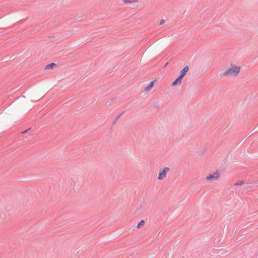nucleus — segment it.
<instances>
[{"label": "nucleus", "instance_id": "obj_1", "mask_svg": "<svg viewBox=\"0 0 258 258\" xmlns=\"http://www.w3.org/2000/svg\"><path fill=\"white\" fill-rule=\"evenodd\" d=\"M241 67L239 66L231 64L222 73V76L227 78L235 77L240 73Z\"/></svg>", "mask_w": 258, "mask_h": 258}, {"label": "nucleus", "instance_id": "obj_2", "mask_svg": "<svg viewBox=\"0 0 258 258\" xmlns=\"http://www.w3.org/2000/svg\"><path fill=\"white\" fill-rule=\"evenodd\" d=\"M170 171V169L168 167H164L162 170H161L158 176V179L161 180L163 179L166 176L167 173Z\"/></svg>", "mask_w": 258, "mask_h": 258}, {"label": "nucleus", "instance_id": "obj_3", "mask_svg": "<svg viewBox=\"0 0 258 258\" xmlns=\"http://www.w3.org/2000/svg\"><path fill=\"white\" fill-rule=\"evenodd\" d=\"M220 177V174L218 171H216L212 174H210L207 176L206 179L208 181H213L217 180Z\"/></svg>", "mask_w": 258, "mask_h": 258}, {"label": "nucleus", "instance_id": "obj_4", "mask_svg": "<svg viewBox=\"0 0 258 258\" xmlns=\"http://www.w3.org/2000/svg\"><path fill=\"white\" fill-rule=\"evenodd\" d=\"M188 70V67L187 66L184 67L183 69L180 71V74L179 76L181 77V78H183V77L185 76Z\"/></svg>", "mask_w": 258, "mask_h": 258}, {"label": "nucleus", "instance_id": "obj_5", "mask_svg": "<svg viewBox=\"0 0 258 258\" xmlns=\"http://www.w3.org/2000/svg\"><path fill=\"white\" fill-rule=\"evenodd\" d=\"M182 78L179 76L172 83V86H175L176 85H180L181 83Z\"/></svg>", "mask_w": 258, "mask_h": 258}, {"label": "nucleus", "instance_id": "obj_6", "mask_svg": "<svg viewBox=\"0 0 258 258\" xmlns=\"http://www.w3.org/2000/svg\"><path fill=\"white\" fill-rule=\"evenodd\" d=\"M154 83V81H151L150 83V84L147 87H146L145 88V91L148 92L149 91H150L153 88Z\"/></svg>", "mask_w": 258, "mask_h": 258}, {"label": "nucleus", "instance_id": "obj_7", "mask_svg": "<svg viewBox=\"0 0 258 258\" xmlns=\"http://www.w3.org/2000/svg\"><path fill=\"white\" fill-rule=\"evenodd\" d=\"M55 66V64L54 63H51L50 64H48L46 66V69H52L54 66Z\"/></svg>", "mask_w": 258, "mask_h": 258}, {"label": "nucleus", "instance_id": "obj_8", "mask_svg": "<svg viewBox=\"0 0 258 258\" xmlns=\"http://www.w3.org/2000/svg\"><path fill=\"white\" fill-rule=\"evenodd\" d=\"M145 224V222L144 220H142L137 225V228L138 229L140 228L143 225H144Z\"/></svg>", "mask_w": 258, "mask_h": 258}, {"label": "nucleus", "instance_id": "obj_9", "mask_svg": "<svg viewBox=\"0 0 258 258\" xmlns=\"http://www.w3.org/2000/svg\"><path fill=\"white\" fill-rule=\"evenodd\" d=\"M243 181H238L237 182L235 183L234 184V185H241L242 184H243Z\"/></svg>", "mask_w": 258, "mask_h": 258}, {"label": "nucleus", "instance_id": "obj_10", "mask_svg": "<svg viewBox=\"0 0 258 258\" xmlns=\"http://www.w3.org/2000/svg\"><path fill=\"white\" fill-rule=\"evenodd\" d=\"M164 22H165L164 20L162 19V20H161V21L160 22V25H162V24H163L164 23Z\"/></svg>", "mask_w": 258, "mask_h": 258}, {"label": "nucleus", "instance_id": "obj_11", "mask_svg": "<svg viewBox=\"0 0 258 258\" xmlns=\"http://www.w3.org/2000/svg\"><path fill=\"white\" fill-rule=\"evenodd\" d=\"M123 1L125 2V3H131L132 2H133L131 0H123Z\"/></svg>", "mask_w": 258, "mask_h": 258}, {"label": "nucleus", "instance_id": "obj_12", "mask_svg": "<svg viewBox=\"0 0 258 258\" xmlns=\"http://www.w3.org/2000/svg\"><path fill=\"white\" fill-rule=\"evenodd\" d=\"M123 112H122V113H120V114H119V115L116 117V119H115V120H117V119L120 117V115H121L123 114Z\"/></svg>", "mask_w": 258, "mask_h": 258}, {"label": "nucleus", "instance_id": "obj_13", "mask_svg": "<svg viewBox=\"0 0 258 258\" xmlns=\"http://www.w3.org/2000/svg\"><path fill=\"white\" fill-rule=\"evenodd\" d=\"M167 64H168V62H167V63H166V64H165V67L167 66Z\"/></svg>", "mask_w": 258, "mask_h": 258}]
</instances>
